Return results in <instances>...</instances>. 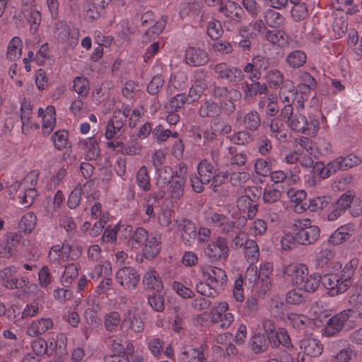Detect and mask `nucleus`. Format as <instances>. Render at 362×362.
<instances>
[{
	"label": "nucleus",
	"mask_w": 362,
	"mask_h": 362,
	"mask_svg": "<svg viewBox=\"0 0 362 362\" xmlns=\"http://www.w3.org/2000/svg\"><path fill=\"white\" fill-rule=\"evenodd\" d=\"M187 175V167L184 163H179L175 172L170 166L163 167L156 180L158 189L156 198H163L168 193L171 199H180L184 194Z\"/></svg>",
	"instance_id": "1"
},
{
	"label": "nucleus",
	"mask_w": 362,
	"mask_h": 362,
	"mask_svg": "<svg viewBox=\"0 0 362 362\" xmlns=\"http://www.w3.org/2000/svg\"><path fill=\"white\" fill-rule=\"evenodd\" d=\"M281 115L286 119L288 127L294 132L305 134L310 136H315L320 123L318 119L306 117L300 113L293 112L292 105H285L281 110Z\"/></svg>",
	"instance_id": "2"
},
{
	"label": "nucleus",
	"mask_w": 362,
	"mask_h": 362,
	"mask_svg": "<svg viewBox=\"0 0 362 362\" xmlns=\"http://www.w3.org/2000/svg\"><path fill=\"white\" fill-rule=\"evenodd\" d=\"M37 183V175L35 173L28 174L22 180L13 182L9 187V195L18 194L19 203L25 207H29L37 197L35 189Z\"/></svg>",
	"instance_id": "3"
},
{
	"label": "nucleus",
	"mask_w": 362,
	"mask_h": 362,
	"mask_svg": "<svg viewBox=\"0 0 362 362\" xmlns=\"http://www.w3.org/2000/svg\"><path fill=\"white\" fill-rule=\"evenodd\" d=\"M213 95L218 100L220 110L230 115L235 110V103L241 98L242 95L238 88L218 86L214 88Z\"/></svg>",
	"instance_id": "4"
},
{
	"label": "nucleus",
	"mask_w": 362,
	"mask_h": 362,
	"mask_svg": "<svg viewBox=\"0 0 362 362\" xmlns=\"http://www.w3.org/2000/svg\"><path fill=\"white\" fill-rule=\"evenodd\" d=\"M293 228L296 233L298 243L303 245H308L314 243L320 237V228L312 225L309 219H298L293 224Z\"/></svg>",
	"instance_id": "5"
},
{
	"label": "nucleus",
	"mask_w": 362,
	"mask_h": 362,
	"mask_svg": "<svg viewBox=\"0 0 362 362\" xmlns=\"http://www.w3.org/2000/svg\"><path fill=\"white\" fill-rule=\"evenodd\" d=\"M82 248L80 245H71L66 242L52 246L49 252L48 257L52 262H65L69 257L76 260L81 255Z\"/></svg>",
	"instance_id": "6"
},
{
	"label": "nucleus",
	"mask_w": 362,
	"mask_h": 362,
	"mask_svg": "<svg viewBox=\"0 0 362 362\" xmlns=\"http://www.w3.org/2000/svg\"><path fill=\"white\" fill-rule=\"evenodd\" d=\"M323 286L327 289L328 294L334 296L344 293L352 284V279H349L341 274H328L322 279Z\"/></svg>",
	"instance_id": "7"
},
{
	"label": "nucleus",
	"mask_w": 362,
	"mask_h": 362,
	"mask_svg": "<svg viewBox=\"0 0 362 362\" xmlns=\"http://www.w3.org/2000/svg\"><path fill=\"white\" fill-rule=\"evenodd\" d=\"M204 255L211 262L226 260L228 257V240L218 236L203 248Z\"/></svg>",
	"instance_id": "8"
},
{
	"label": "nucleus",
	"mask_w": 362,
	"mask_h": 362,
	"mask_svg": "<svg viewBox=\"0 0 362 362\" xmlns=\"http://www.w3.org/2000/svg\"><path fill=\"white\" fill-rule=\"evenodd\" d=\"M130 110L128 105H122L121 109L115 112L114 117L109 120L106 127L105 135L107 139H112L122 134L124 122L129 115Z\"/></svg>",
	"instance_id": "9"
},
{
	"label": "nucleus",
	"mask_w": 362,
	"mask_h": 362,
	"mask_svg": "<svg viewBox=\"0 0 362 362\" xmlns=\"http://www.w3.org/2000/svg\"><path fill=\"white\" fill-rule=\"evenodd\" d=\"M317 81L315 78L308 71H300L298 75V83L296 86L297 91L300 95V98L297 99L298 107L303 109L305 102L308 100L310 93L317 87Z\"/></svg>",
	"instance_id": "10"
},
{
	"label": "nucleus",
	"mask_w": 362,
	"mask_h": 362,
	"mask_svg": "<svg viewBox=\"0 0 362 362\" xmlns=\"http://www.w3.org/2000/svg\"><path fill=\"white\" fill-rule=\"evenodd\" d=\"M202 278L210 288H219L226 284L227 275L222 269L212 265H203L200 267Z\"/></svg>",
	"instance_id": "11"
},
{
	"label": "nucleus",
	"mask_w": 362,
	"mask_h": 362,
	"mask_svg": "<svg viewBox=\"0 0 362 362\" xmlns=\"http://www.w3.org/2000/svg\"><path fill=\"white\" fill-rule=\"evenodd\" d=\"M211 322L219 324L222 329L228 328L234 321V316L229 310L228 303L226 301L218 303L209 313Z\"/></svg>",
	"instance_id": "12"
},
{
	"label": "nucleus",
	"mask_w": 362,
	"mask_h": 362,
	"mask_svg": "<svg viewBox=\"0 0 362 362\" xmlns=\"http://www.w3.org/2000/svg\"><path fill=\"white\" fill-rule=\"evenodd\" d=\"M116 282L124 289L132 291L136 288L140 281V275L132 267H123L117 270L115 275Z\"/></svg>",
	"instance_id": "13"
},
{
	"label": "nucleus",
	"mask_w": 362,
	"mask_h": 362,
	"mask_svg": "<svg viewBox=\"0 0 362 362\" xmlns=\"http://www.w3.org/2000/svg\"><path fill=\"white\" fill-rule=\"evenodd\" d=\"M213 69L218 78L226 80L229 83H237L245 78L241 69L230 66L226 62L215 64Z\"/></svg>",
	"instance_id": "14"
},
{
	"label": "nucleus",
	"mask_w": 362,
	"mask_h": 362,
	"mask_svg": "<svg viewBox=\"0 0 362 362\" xmlns=\"http://www.w3.org/2000/svg\"><path fill=\"white\" fill-rule=\"evenodd\" d=\"M300 348L305 355H298V362H310L311 357H317L322 352V345L316 339L305 338L300 341Z\"/></svg>",
	"instance_id": "15"
},
{
	"label": "nucleus",
	"mask_w": 362,
	"mask_h": 362,
	"mask_svg": "<svg viewBox=\"0 0 362 362\" xmlns=\"http://www.w3.org/2000/svg\"><path fill=\"white\" fill-rule=\"evenodd\" d=\"M206 221L216 231L223 234H228L235 228V222L233 221L230 220L223 214L218 212H210L207 215Z\"/></svg>",
	"instance_id": "16"
},
{
	"label": "nucleus",
	"mask_w": 362,
	"mask_h": 362,
	"mask_svg": "<svg viewBox=\"0 0 362 362\" xmlns=\"http://www.w3.org/2000/svg\"><path fill=\"white\" fill-rule=\"evenodd\" d=\"M53 327L54 322L51 317H39L28 324L25 333L30 337H37L52 329Z\"/></svg>",
	"instance_id": "17"
},
{
	"label": "nucleus",
	"mask_w": 362,
	"mask_h": 362,
	"mask_svg": "<svg viewBox=\"0 0 362 362\" xmlns=\"http://www.w3.org/2000/svg\"><path fill=\"white\" fill-rule=\"evenodd\" d=\"M177 231L182 241L186 245L191 246L197 238V228L195 224L191 220L181 218L177 220Z\"/></svg>",
	"instance_id": "18"
},
{
	"label": "nucleus",
	"mask_w": 362,
	"mask_h": 362,
	"mask_svg": "<svg viewBox=\"0 0 362 362\" xmlns=\"http://www.w3.org/2000/svg\"><path fill=\"white\" fill-rule=\"evenodd\" d=\"M354 197L353 193L349 191L343 194L336 203L332 204L327 215L328 221H333L341 216L351 205Z\"/></svg>",
	"instance_id": "19"
},
{
	"label": "nucleus",
	"mask_w": 362,
	"mask_h": 362,
	"mask_svg": "<svg viewBox=\"0 0 362 362\" xmlns=\"http://www.w3.org/2000/svg\"><path fill=\"white\" fill-rule=\"evenodd\" d=\"M16 270L14 267H6L0 270V284L6 288L15 289L25 286L28 281L25 278L18 279L14 277Z\"/></svg>",
	"instance_id": "20"
},
{
	"label": "nucleus",
	"mask_w": 362,
	"mask_h": 362,
	"mask_svg": "<svg viewBox=\"0 0 362 362\" xmlns=\"http://www.w3.org/2000/svg\"><path fill=\"white\" fill-rule=\"evenodd\" d=\"M272 272L273 265L272 263L264 262L260 264L257 281V288L260 295L265 294L271 288Z\"/></svg>",
	"instance_id": "21"
},
{
	"label": "nucleus",
	"mask_w": 362,
	"mask_h": 362,
	"mask_svg": "<svg viewBox=\"0 0 362 362\" xmlns=\"http://www.w3.org/2000/svg\"><path fill=\"white\" fill-rule=\"evenodd\" d=\"M308 270V267L304 264L291 263L284 267V274L293 286L298 287Z\"/></svg>",
	"instance_id": "22"
},
{
	"label": "nucleus",
	"mask_w": 362,
	"mask_h": 362,
	"mask_svg": "<svg viewBox=\"0 0 362 362\" xmlns=\"http://www.w3.org/2000/svg\"><path fill=\"white\" fill-rule=\"evenodd\" d=\"M54 35L62 42H66L72 46L78 42L79 31L76 28L71 30L66 23L60 21L55 25Z\"/></svg>",
	"instance_id": "23"
},
{
	"label": "nucleus",
	"mask_w": 362,
	"mask_h": 362,
	"mask_svg": "<svg viewBox=\"0 0 362 362\" xmlns=\"http://www.w3.org/2000/svg\"><path fill=\"white\" fill-rule=\"evenodd\" d=\"M350 312V310H344L332 316L327 321V326L324 329V334L326 336H332L339 332L348 319L351 317Z\"/></svg>",
	"instance_id": "24"
},
{
	"label": "nucleus",
	"mask_w": 362,
	"mask_h": 362,
	"mask_svg": "<svg viewBox=\"0 0 362 362\" xmlns=\"http://www.w3.org/2000/svg\"><path fill=\"white\" fill-rule=\"evenodd\" d=\"M38 117L41 118L42 132L49 135L54 129L56 124V112L52 105H49L45 110L38 109Z\"/></svg>",
	"instance_id": "25"
},
{
	"label": "nucleus",
	"mask_w": 362,
	"mask_h": 362,
	"mask_svg": "<svg viewBox=\"0 0 362 362\" xmlns=\"http://www.w3.org/2000/svg\"><path fill=\"white\" fill-rule=\"evenodd\" d=\"M219 11L229 21L239 23L242 20L243 10L237 3L227 0L219 7Z\"/></svg>",
	"instance_id": "26"
},
{
	"label": "nucleus",
	"mask_w": 362,
	"mask_h": 362,
	"mask_svg": "<svg viewBox=\"0 0 362 362\" xmlns=\"http://www.w3.org/2000/svg\"><path fill=\"white\" fill-rule=\"evenodd\" d=\"M356 226L354 223H349L339 227L329 238V243L332 245H339L349 240L354 233Z\"/></svg>",
	"instance_id": "27"
},
{
	"label": "nucleus",
	"mask_w": 362,
	"mask_h": 362,
	"mask_svg": "<svg viewBox=\"0 0 362 362\" xmlns=\"http://www.w3.org/2000/svg\"><path fill=\"white\" fill-rule=\"evenodd\" d=\"M32 115L33 106L30 102L24 100L21 106V119L22 122V132L25 134H28L33 127L35 129L40 128L39 124L32 122Z\"/></svg>",
	"instance_id": "28"
},
{
	"label": "nucleus",
	"mask_w": 362,
	"mask_h": 362,
	"mask_svg": "<svg viewBox=\"0 0 362 362\" xmlns=\"http://www.w3.org/2000/svg\"><path fill=\"white\" fill-rule=\"evenodd\" d=\"M185 60L193 66H204L209 62V55L204 49L189 47L185 52Z\"/></svg>",
	"instance_id": "29"
},
{
	"label": "nucleus",
	"mask_w": 362,
	"mask_h": 362,
	"mask_svg": "<svg viewBox=\"0 0 362 362\" xmlns=\"http://www.w3.org/2000/svg\"><path fill=\"white\" fill-rule=\"evenodd\" d=\"M294 84L290 79H286L279 90V98L285 105H291V103L300 98L299 92L294 91Z\"/></svg>",
	"instance_id": "30"
},
{
	"label": "nucleus",
	"mask_w": 362,
	"mask_h": 362,
	"mask_svg": "<svg viewBox=\"0 0 362 362\" xmlns=\"http://www.w3.org/2000/svg\"><path fill=\"white\" fill-rule=\"evenodd\" d=\"M188 77L184 71H177L173 74L168 82L166 90L170 95L175 91L184 90L187 86Z\"/></svg>",
	"instance_id": "31"
},
{
	"label": "nucleus",
	"mask_w": 362,
	"mask_h": 362,
	"mask_svg": "<svg viewBox=\"0 0 362 362\" xmlns=\"http://www.w3.org/2000/svg\"><path fill=\"white\" fill-rule=\"evenodd\" d=\"M78 147L88 160L95 158L100 153L98 141L95 137H88L79 141Z\"/></svg>",
	"instance_id": "32"
},
{
	"label": "nucleus",
	"mask_w": 362,
	"mask_h": 362,
	"mask_svg": "<svg viewBox=\"0 0 362 362\" xmlns=\"http://www.w3.org/2000/svg\"><path fill=\"white\" fill-rule=\"evenodd\" d=\"M21 240V235L16 233H11L7 239L0 241V257L9 258L16 250V245Z\"/></svg>",
	"instance_id": "33"
},
{
	"label": "nucleus",
	"mask_w": 362,
	"mask_h": 362,
	"mask_svg": "<svg viewBox=\"0 0 362 362\" xmlns=\"http://www.w3.org/2000/svg\"><path fill=\"white\" fill-rule=\"evenodd\" d=\"M258 107L259 109L265 110L267 115H275L279 112L276 96L273 93H267L261 98Z\"/></svg>",
	"instance_id": "34"
},
{
	"label": "nucleus",
	"mask_w": 362,
	"mask_h": 362,
	"mask_svg": "<svg viewBox=\"0 0 362 362\" xmlns=\"http://www.w3.org/2000/svg\"><path fill=\"white\" fill-rule=\"evenodd\" d=\"M143 284L151 290L159 292L163 288L162 279L154 269L148 270L143 277Z\"/></svg>",
	"instance_id": "35"
},
{
	"label": "nucleus",
	"mask_w": 362,
	"mask_h": 362,
	"mask_svg": "<svg viewBox=\"0 0 362 362\" xmlns=\"http://www.w3.org/2000/svg\"><path fill=\"white\" fill-rule=\"evenodd\" d=\"M321 280L319 274L315 272L310 274L308 270L307 274L303 277L302 282L299 283L298 288H300L308 293L314 292L318 288Z\"/></svg>",
	"instance_id": "36"
},
{
	"label": "nucleus",
	"mask_w": 362,
	"mask_h": 362,
	"mask_svg": "<svg viewBox=\"0 0 362 362\" xmlns=\"http://www.w3.org/2000/svg\"><path fill=\"white\" fill-rule=\"evenodd\" d=\"M237 207L240 211L247 212L249 219H252L257 211V205L247 195H243L238 199Z\"/></svg>",
	"instance_id": "37"
},
{
	"label": "nucleus",
	"mask_w": 362,
	"mask_h": 362,
	"mask_svg": "<svg viewBox=\"0 0 362 362\" xmlns=\"http://www.w3.org/2000/svg\"><path fill=\"white\" fill-rule=\"evenodd\" d=\"M288 198L294 204V211L302 213L306 209V204L303 202L306 197V193L303 190L290 189L287 192Z\"/></svg>",
	"instance_id": "38"
},
{
	"label": "nucleus",
	"mask_w": 362,
	"mask_h": 362,
	"mask_svg": "<svg viewBox=\"0 0 362 362\" xmlns=\"http://www.w3.org/2000/svg\"><path fill=\"white\" fill-rule=\"evenodd\" d=\"M306 61V54L303 51L298 49L290 52L285 59L287 66L293 69L302 67Z\"/></svg>",
	"instance_id": "39"
},
{
	"label": "nucleus",
	"mask_w": 362,
	"mask_h": 362,
	"mask_svg": "<svg viewBox=\"0 0 362 362\" xmlns=\"http://www.w3.org/2000/svg\"><path fill=\"white\" fill-rule=\"evenodd\" d=\"M309 148H310V154L314 157L317 158L320 156H325L331 153L332 151L331 143L325 138H318L314 145L311 146V142L309 140Z\"/></svg>",
	"instance_id": "40"
},
{
	"label": "nucleus",
	"mask_w": 362,
	"mask_h": 362,
	"mask_svg": "<svg viewBox=\"0 0 362 362\" xmlns=\"http://www.w3.org/2000/svg\"><path fill=\"white\" fill-rule=\"evenodd\" d=\"M148 238V231L144 228H137L128 240L127 245L134 249L143 247L147 243Z\"/></svg>",
	"instance_id": "41"
},
{
	"label": "nucleus",
	"mask_w": 362,
	"mask_h": 362,
	"mask_svg": "<svg viewBox=\"0 0 362 362\" xmlns=\"http://www.w3.org/2000/svg\"><path fill=\"white\" fill-rule=\"evenodd\" d=\"M124 322L128 323L129 328L134 332L139 333L144 330V322L135 310H129L125 313Z\"/></svg>",
	"instance_id": "42"
},
{
	"label": "nucleus",
	"mask_w": 362,
	"mask_h": 362,
	"mask_svg": "<svg viewBox=\"0 0 362 362\" xmlns=\"http://www.w3.org/2000/svg\"><path fill=\"white\" fill-rule=\"evenodd\" d=\"M310 317L313 320L323 322L329 315L326 303L319 300L313 303L309 310Z\"/></svg>",
	"instance_id": "43"
},
{
	"label": "nucleus",
	"mask_w": 362,
	"mask_h": 362,
	"mask_svg": "<svg viewBox=\"0 0 362 362\" xmlns=\"http://www.w3.org/2000/svg\"><path fill=\"white\" fill-rule=\"evenodd\" d=\"M160 238L153 236L143 246V252L147 259L154 258L159 252L160 247Z\"/></svg>",
	"instance_id": "44"
},
{
	"label": "nucleus",
	"mask_w": 362,
	"mask_h": 362,
	"mask_svg": "<svg viewBox=\"0 0 362 362\" xmlns=\"http://www.w3.org/2000/svg\"><path fill=\"white\" fill-rule=\"evenodd\" d=\"M199 176L204 182H210L216 174L214 166L206 160H202L197 166Z\"/></svg>",
	"instance_id": "45"
},
{
	"label": "nucleus",
	"mask_w": 362,
	"mask_h": 362,
	"mask_svg": "<svg viewBox=\"0 0 362 362\" xmlns=\"http://www.w3.org/2000/svg\"><path fill=\"white\" fill-rule=\"evenodd\" d=\"M112 274V266L110 262H103L95 266L93 269L90 272V276L95 281L100 278H108Z\"/></svg>",
	"instance_id": "46"
},
{
	"label": "nucleus",
	"mask_w": 362,
	"mask_h": 362,
	"mask_svg": "<svg viewBox=\"0 0 362 362\" xmlns=\"http://www.w3.org/2000/svg\"><path fill=\"white\" fill-rule=\"evenodd\" d=\"M271 180L275 184L286 182L288 185H295L299 181V177L295 175H288L284 170H274L269 173Z\"/></svg>",
	"instance_id": "47"
},
{
	"label": "nucleus",
	"mask_w": 362,
	"mask_h": 362,
	"mask_svg": "<svg viewBox=\"0 0 362 362\" xmlns=\"http://www.w3.org/2000/svg\"><path fill=\"white\" fill-rule=\"evenodd\" d=\"M206 88L205 82L202 79L196 78L192 84L187 96L189 103L198 100Z\"/></svg>",
	"instance_id": "48"
},
{
	"label": "nucleus",
	"mask_w": 362,
	"mask_h": 362,
	"mask_svg": "<svg viewBox=\"0 0 362 362\" xmlns=\"http://www.w3.org/2000/svg\"><path fill=\"white\" fill-rule=\"evenodd\" d=\"M265 37L269 42L279 47H283L288 45V35L280 30H267L265 33Z\"/></svg>",
	"instance_id": "49"
},
{
	"label": "nucleus",
	"mask_w": 362,
	"mask_h": 362,
	"mask_svg": "<svg viewBox=\"0 0 362 362\" xmlns=\"http://www.w3.org/2000/svg\"><path fill=\"white\" fill-rule=\"evenodd\" d=\"M269 341L275 346L282 344L289 347L291 344L290 337L284 328H279L273 335H269Z\"/></svg>",
	"instance_id": "50"
},
{
	"label": "nucleus",
	"mask_w": 362,
	"mask_h": 362,
	"mask_svg": "<svg viewBox=\"0 0 362 362\" xmlns=\"http://www.w3.org/2000/svg\"><path fill=\"white\" fill-rule=\"evenodd\" d=\"M23 43L18 37H14L9 42L7 49V58L15 61L20 58L22 54Z\"/></svg>",
	"instance_id": "51"
},
{
	"label": "nucleus",
	"mask_w": 362,
	"mask_h": 362,
	"mask_svg": "<svg viewBox=\"0 0 362 362\" xmlns=\"http://www.w3.org/2000/svg\"><path fill=\"white\" fill-rule=\"evenodd\" d=\"M265 80L267 84L272 88L276 89L285 81L284 74L278 69H271L266 74Z\"/></svg>",
	"instance_id": "52"
},
{
	"label": "nucleus",
	"mask_w": 362,
	"mask_h": 362,
	"mask_svg": "<svg viewBox=\"0 0 362 362\" xmlns=\"http://www.w3.org/2000/svg\"><path fill=\"white\" fill-rule=\"evenodd\" d=\"M78 268L74 263L65 266L63 274L61 276V282L64 286H69L78 277Z\"/></svg>",
	"instance_id": "53"
},
{
	"label": "nucleus",
	"mask_w": 362,
	"mask_h": 362,
	"mask_svg": "<svg viewBox=\"0 0 362 362\" xmlns=\"http://www.w3.org/2000/svg\"><path fill=\"white\" fill-rule=\"evenodd\" d=\"M37 218L34 213L28 212L24 214L18 223V228L26 234L30 233L36 226Z\"/></svg>",
	"instance_id": "54"
},
{
	"label": "nucleus",
	"mask_w": 362,
	"mask_h": 362,
	"mask_svg": "<svg viewBox=\"0 0 362 362\" xmlns=\"http://www.w3.org/2000/svg\"><path fill=\"white\" fill-rule=\"evenodd\" d=\"M136 180L139 187L143 191L148 192L151 189V178L146 166L139 168L136 173Z\"/></svg>",
	"instance_id": "55"
},
{
	"label": "nucleus",
	"mask_w": 362,
	"mask_h": 362,
	"mask_svg": "<svg viewBox=\"0 0 362 362\" xmlns=\"http://www.w3.org/2000/svg\"><path fill=\"white\" fill-rule=\"evenodd\" d=\"M64 200V196L63 193L60 190H58L55 193L53 199L50 202H47L45 206L47 214L51 216H54L62 206Z\"/></svg>",
	"instance_id": "56"
},
{
	"label": "nucleus",
	"mask_w": 362,
	"mask_h": 362,
	"mask_svg": "<svg viewBox=\"0 0 362 362\" xmlns=\"http://www.w3.org/2000/svg\"><path fill=\"white\" fill-rule=\"evenodd\" d=\"M335 252L333 250L325 247L321 248L316 255V265L319 268H323L334 257Z\"/></svg>",
	"instance_id": "57"
},
{
	"label": "nucleus",
	"mask_w": 362,
	"mask_h": 362,
	"mask_svg": "<svg viewBox=\"0 0 362 362\" xmlns=\"http://www.w3.org/2000/svg\"><path fill=\"white\" fill-rule=\"evenodd\" d=\"M287 320L290 325L298 329H303L310 323V318L296 313H289L287 315Z\"/></svg>",
	"instance_id": "58"
},
{
	"label": "nucleus",
	"mask_w": 362,
	"mask_h": 362,
	"mask_svg": "<svg viewBox=\"0 0 362 362\" xmlns=\"http://www.w3.org/2000/svg\"><path fill=\"white\" fill-rule=\"evenodd\" d=\"M244 254L247 260L250 263L253 264L257 262L259 257V247L255 240H251L246 243L244 247Z\"/></svg>",
	"instance_id": "59"
},
{
	"label": "nucleus",
	"mask_w": 362,
	"mask_h": 362,
	"mask_svg": "<svg viewBox=\"0 0 362 362\" xmlns=\"http://www.w3.org/2000/svg\"><path fill=\"white\" fill-rule=\"evenodd\" d=\"M181 360L183 362H206L203 352L195 348H189L182 352Z\"/></svg>",
	"instance_id": "60"
},
{
	"label": "nucleus",
	"mask_w": 362,
	"mask_h": 362,
	"mask_svg": "<svg viewBox=\"0 0 362 362\" xmlns=\"http://www.w3.org/2000/svg\"><path fill=\"white\" fill-rule=\"evenodd\" d=\"M270 134L279 141H285L287 138L286 132L283 129L282 122L276 118L272 119L269 124Z\"/></svg>",
	"instance_id": "61"
},
{
	"label": "nucleus",
	"mask_w": 362,
	"mask_h": 362,
	"mask_svg": "<svg viewBox=\"0 0 362 362\" xmlns=\"http://www.w3.org/2000/svg\"><path fill=\"white\" fill-rule=\"evenodd\" d=\"M120 322L121 316L117 311H111L104 316V326L108 332L115 331Z\"/></svg>",
	"instance_id": "62"
},
{
	"label": "nucleus",
	"mask_w": 362,
	"mask_h": 362,
	"mask_svg": "<svg viewBox=\"0 0 362 362\" xmlns=\"http://www.w3.org/2000/svg\"><path fill=\"white\" fill-rule=\"evenodd\" d=\"M257 333L251 339V346L255 353L264 351L267 346V340L259 330H255Z\"/></svg>",
	"instance_id": "63"
},
{
	"label": "nucleus",
	"mask_w": 362,
	"mask_h": 362,
	"mask_svg": "<svg viewBox=\"0 0 362 362\" xmlns=\"http://www.w3.org/2000/svg\"><path fill=\"white\" fill-rule=\"evenodd\" d=\"M266 23L272 28L279 27L284 24V18L279 12L268 9L264 15Z\"/></svg>",
	"instance_id": "64"
}]
</instances>
